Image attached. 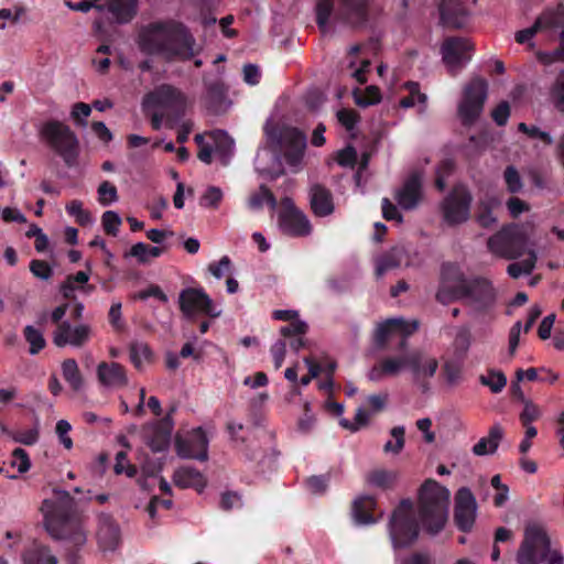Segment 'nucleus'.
<instances>
[{
  "label": "nucleus",
  "mask_w": 564,
  "mask_h": 564,
  "mask_svg": "<svg viewBox=\"0 0 564 564\" xmlns=\"http://www.w3.org/2000/svg\"><path fill=\"white\" fill-rule=\"evenodd\" d=\"M265 143L259 148L254 166L259 175L273 180L283 173L279 154H283L286 163L294 169L301 164L306 137L297 129L269 120L264 127Z\"/></svg>",
  "instance_id": "obj_1"
},
{
  "label": "nucleus",
  "mask_w": 564,
  "mask_h": 564,
  "mask_svg": "<svg viewBox=\"0 0 564 564\" xmlns=\"http://www.w3.org/2000/svg\"><path fill=\"white\" fill-rule=\"evenodd\" d=\"M194 44L188 31L173 21L152 23L139 35L142 52L158 55L167 62L189 59L195 54Z\"/></svg>",
  "instance_id": "obj_2"
},
{
  "label": "nucleus",
  "mask_w": 564,
  "mask_h": 564,
  "mask_svg": "<svg viewBox=\"0 0 564 564\" xmlns=\"http://www.w3.org/2000/svg\"><path fill=\"white\" fill-rule=\"evenodd\" d=\"M75 502L64 490L54 491L52 497L44 499L41 507L46 531L54 539L66 540L73 546H82L87 534L82 520L74 512Z\"/></svg>",
  "instance_id": "obj_3"
},
{
  "label": "nucleus",
  "mask_w": 564,
  "mask_h": 564,
  "mask_svg": "<svg viewBox=\"0 0 564 564\" xmlns=\"http://www.w3.org/2000/svg\"><path fill=\"white\" fill-rule=\"evenodd\" d=\"M451 491L434 479H426L417 492L419 519L430 534L441 532L448 520Z\"/></svg>",
  "instance_id": "obj_4"
},
{
  "label": "nucleus",
  "mask_w": 564,
  "mask_h": 564,
  "mask_svg": "<svg viewBox=\"0 0 564 564\" xmlns=\"http://www.w3.org/2000/svg\"><path fill=\"white\" fill-rule=\"evenodd\" d=\"M488 249L495 256L505 259H518L528 254V249L536 246V228L531 221L502 227L487 242Z\"/></svg>",
  "instance_id": "obj_5"
},
{
  "label": "nucleus",
  "mask_w": 564,
  "mask_h": 564,
  "mask_svg": "<svg viewBox=\"0 0 564 564\" xmlns=\"http://www.w3.org/2000/svg\"><path fill=\"white\" fill-rule=\"evenodd\" d=\"M389 533L394 549L408 547L417 539L419 529L410 500L401 501L394 509L389 522Z\"/></svg>",
  "instance_id": "obj_6"
},
{
  "label": "nucleus",
  "mask_w": 564,
  "mask_h": 564,
  "mask_svg": "<svg viewBox=\"0 0 564 564\" xmlns=\"http://www.w3.org/2000/svg\"><path fill=\"white\" fill-rule=\"evenodd\" d=\"M143 106L147 109H161L173 120H178L189 107L187 96L171 85H161L145 95Z\"/></svg>",
  "instance_id": "obj_7"
},
{
  "label": "nucleus",
  "mask_w": 564,
  "mask_h": 564,
  "mask_svg": "<svg viewBox=\"0 0 564 564\" xmlns=\"http://www.w3.org/2000/svg\"><path fill=\"white\" fill-rule=\"evenodd\" d=\"M41 135L64 159L66 164L75 163L78 154V140L66 124L58 121L46 122L41 128Z\"/></svg>",
  "instance_id": "obj_8"
},
{
  "label": "nucleus",
  "mask_w": 564,
  "mask_h": 564,
  "mask_svg": "<svg viewBox=\"0 0 564 564\" xmlns=\"http://www.w3.org/2000/svg\"><path fill=\"white\" fill-rule=\"evenodd\" d=\"M41 135L64 159L66 164L75 163L78 154V140L66 124L58 121L46 122L41 128Z\"/></svg>",
  "instance_id": "obj_9"
},
{
  "label": "nucleus",
  "mask_w": 564,
  "mask_h": 564,
  "mask_svg": "<svg viewBox=\"0 0 564 564\" xmlns=\"http://www.w3.org/2000/svg\"><path fill=\"white\" fill-rule=\"evenodd\" d=\"M562 26H564V9L558 6L555 9L545 10L531 26L518 31L514 39L519 44L534 47V36L540 35L544 40H550Z\"/></svg>",
  "instance_id": "obj_10"
},
{
  "label": "nucleus",
  "mask_w": 564,
  "mask_h": 564,
  "mask_svg": "<svg viewBox=\"0 0 564 564\" xmlns=\"http://www.w3.org/2000/svg\"><path fill=\"white\" fill-rule=\"evenodd\" d=\"M195 142L199 148L197 156L206 164H210L214 156L227 164L235 147L234 140L223 130L196 134Z\"/></svg>",
  "instance_id": "obj_11"
},
{
  "label": "nucleus",
  "mask_w": 564,
  "mask_h": 564,
  "mask_svg": "<svg viewBox=\"0 0 564 564\" xmlns=\"http://www.w3.org/2000/svg\"><path fill=\"white\" fill-rule=\"evenodd\" d=\"M488 84L480 77L473 78L463 91L458 116L465 124L473 123L481 113L487 99Z\"/></svg>",
  "instance_id": "obj_12"
},
{
  "label": "nucleus",
  "mask_w": 564,
  "mask_h": 564,
  "mask_svg": "<svg viewBox=\"0 0 564 564\" xmlns=\"http://www.w3.org/2000/svg\"><path fill=\"white\" fill-rule=\"evenodd\" d=\"M178 304L181 312L187 318H196L200 315L215 318L221 315V310L200 288L184 289L178 295Z\"/></svg>",
  "instance_id": "obj_13"
},
{
  "label": "nucleus",
  "mask_w": 564,
  "mask_h": 564,
  "mask_svg": "<svg viewBox=\"0 0 564 564\" xmlns=\"http://www.w3.org/2000/svg\"><path fill=\"white\" fill-rule=\"evenodd\" d=\"M547 543L545 527L539 522H529L524 530V540L517 555L518 564H539L542 544Z\"/></svg>",
  "instance_id": "obj_14"
},
{
  "label": "nucleus",
  "mask_w": 564,
  "mask_h": 564,
  "mask_svg": "<svg viewBox=\"0 0 564 564\" xmlns=\"http://www.w3.org/2000/svg\"><path fill=\"white\" fill-rule=\"evenodd\" d=\"M547 543L545 527L539 522H529L524 530V540L517 555L518 564H539L542 544Z\"/></svg>",
  "instance_id": "obj_15"
},
{
  "label": "nucleus",
  "mask_w": 564,
  "mask_h": 564,
  "mask_svg": "<svg viewBox=\"0 0 564 564\" xmlns=\"http://www.w3.org/2000/svg\"><path fill=\"white\" fill-rule=\"evenodd\" d=\"M279 224L283 231L291 236H308L312 225L307 216L300 210L290 197L280 203Z\"/></svg>",
  "instance_id": "obj_16"
},
{
  "label": "nucleus",
  "mask_w": 564,
  "mask_h": 564,
  "mask_svg": "<svg viewBox=\"0 0 564 564\" xmlns=\"http://www.w3.org/2000/svg\"><path fill=\"white\" fill-rule=\"evenodd\" d=\"M477 501L467 487H462L455 495L454 521L460 531L469 532L477 518Z\"/></svg>",
  "instance_id": "obj_17"
},
{
  "label": "nucleus",
  "mask_w": 564,
  "mask_h": 564,
  "mask_svg": "<svg viewBox=\"0 0 564 564\" xmlns=\"http://www.w3.org/2000/svg\"><path fill=\"white\" fill-rule=\"evenodd\" d=\"M470 203L469 192L464 186L456 187L442 206L445 223L458 225L466 221L469 217Z\"/></svg>",
  "instance_id": "obj_18"
},
{
  "label": "nucleus",
  "mask_w": 564,
  "mask_h": 564,
  "mask_svg": "<svg viewBox=\"0 0 564 564\" xmlns=\"http://www.w3.org/2000/svg\"><path fill=\"white\" fill-rule=\"evenodd\" d=\"M404 340L401 344V351L395 355L389 356L380 361L369 371V379L372 381H380L384 377H395L404 371H411V366L414 359L412 358L413 350L403 349Z\"/></svg>",
  "instance_id": "obj_19"
},
{
  "label": "nucleus",
  "mask_w": 564,
  "mask_h": 564,
  "mask_svg": "<svg viewBox=\"0 0 564 564\" xmlns=\"http://www.w3.org/2000/svg\"><path fill=\"white\" fill-rule=\"evenodd\" d=\"M473 45L467 39L451 37L444 41L441 52L443 62L455 73L471 58Z\"/></svg>",
  "instance_id": "obj_20"
},
{
  "label": "nucleus",
  "mask_w": 564,
  "mask_h": 564,
  "mask_svg": "<svg viewBox=\"0 0 564 564\" xmlns=\"http://www.w3.org/2000/svg\"><path fill=\"white\" fill-rule=\"evenodd\" d=\"M91 336V328L86 324L72 325L69 322H62L53 334V343L57 347L73 346L82 347Z\"/></svg>",
  "instance_id": "obj_21"
},
{
  "label": "nucleus",
  "mask_w": 564,
  "mask_h": 564,
  "mask_svg": "<svg viewBox=\"0 0 564 564\" xmlns=\"http://www.w3.org/2000/svg\"><path fill=\"white\" fill-rule=\"evenodd\" d=\"M417 322H406L403 318H391L378 324L373 338L378 347H382L392 337L400 336L403 339L417 329Z\"/></svg>",
  "instance_id": "obj_22"
},
{
  "label": "nucleus",
  "mask_w": 564,
  "mask_h": 564,
  "mask_svg": "<svg viewBox=\"0 0 564 564\" xmlns=\"http://www.w3.org/2000/svg\"><path fill=\"white\" fill-rule=\"evenodd\" d=\"M175 446L183 458L207 459L208 438L202 429L194 430L186 440L177 438Z\"/></svg>",
  "instance_id": "obj_23"
},
{
  "label": "nucleus",
  "mask_w": 564,
  "mask_h": 564,
  "mask_svg": "<svg viewBox=\"0 0 564 564\" xmlns=\"http://www.w3.org/2000/svg\"><path fill=\"white\" fill-rule=\"evenodd\" d=\"M96 539L104 552L115 551L120 541V529L109 514L98 516Z\"/></svg>",
  "instance_id": "obj_24"
},
{
  "label": "nucleus",
  "mask_w": 564,
  "mask_h": 564,
  "mask_svg": "<svg viewBox=\"0 0 564 564\" xmlns=\"http://www.w3.org/2000/svg\"><path fill=\"white\" fill-rule=\"evenodd\" d=\"M99 383L108 389H119L129 382L126 368L115 361H101L96 368Z\"/></svg>",
  "instance_id": "obj_25"
},
{
  "label": "nucleus",
  "mask_w": 564,
  "mask_h": 564,
  "mask_svg": "<svg viewBox=\"0 0 564 564\" xmlns=\"http://www.w3.org/2000/svg\"><path fill=\"white\" fill-rule=\"evenodd\" d=\"M468 6L466 0H441V22L447 28H460L468 18Z\"/></svg>",
  "instance_id": "obj_26"
},
{
  "label": "nucleus",
  "mask_w": 564,
  "mask_h": 564,
  "mask_svg": "<svg viewBox=\"0 0 564 564\" xmlns=\"http://www.w3.org/2000/svg\"><path fill=\"white\" fill-rule=\"evenodd\" d=\"M172 430L173 422L170 417H165L159 423L148 425L144 429L147 444L153 452L166 451L170 445Z\"/></svg>",
  "instance_id": "obj_27"
},
{
  "label": "nucleus",
  "mask_w": 564,
  "mask_h": 564,
  "mask_svg": "<svg viewBox=\"0 0 564 564\" xmlns=\"http://www.w3.org/2000/svg\"><path fill=\"white\" fill-rule=\"evenodd\" d=\"M412 262L408 250L404 247H394L389 252L382 254L376 260V274L378 278L383 276L387 272L400 268L408 267Z\"/></svg>",
  "instance_id": "obj_28"
},
{
  "label": "nucleus",
  "mask_w": 564,
  "mask_h": 564,
  "mask_svg": "<svg viewBox=\"0 0 564 564\" xmlns=\"http://www.w3.org/2000/svg\"><path fill=\"white\" fill-rule=\"evenodd\" d=\"M310 204L312 212L317 217H327L335 210V204L332 193L319 184H314L310 188Z\"/></svg>",
  "instance_id": "obj_29"
},
{
  "label": "nucleus",
  "mask_w": 564,
  "mask_h": 564,
  "mask_svg": "<svg viewBox=\"0 0 564 564\" xmlns=\"http://www.w3.org/2000/svg\"><path fill=\"white\" fill-rule=\"evenodd\" d=\"M501 205V198L494 192H487L480 198L477 208V221L480 226L489 228L497 223L496 210Z\"/></svg>",
  "instance_id": "obj_30"
},
{
  "label": "nucleus",
  "mask_w": 564,
  "mask_h": 564,
  "mask_svg": "<svg viewBox=\"0 0 564 564\" xmlns=\"http://www.w3.org/2000/svg\"><path fill=\"white\" fill-rule=\"evenodd\" d=\"M496 295V289L488 279H476L468 286L469 300L479 307L491 305Z\"/></svg>",
  "instance_id": "obj_31"
},
{
  "label": "nucleus",
  "mask_w": 564,
  "mask_h": 564,
  "mask_svg": "<svg viewBox=\"0 0 564 564\" xmlns=\"http://www.w3.org/2000/svg\"><path fill=\"white\" fill-rule=\"evenodd\" d=\"M377 506L376 499L371 496H359L352 502V519L357 524L368 525L376 523L382 518V512L379 517L372 516L370 512Z\"/></svg>",
  "instance_id": "obj_32"
},
{
  "label": "nucleus",
  "mask_w": 564,
  "mask_h": 564,
  "mask_svg": "<svg viewBox=\"0 0 564 564\" xmlns=\"http://www.w3.org/2000/svg\"><path fill=\"white\" fill-rule=\"evenodd\" d=\"M421 178L417 175L411 176L404 185L397 192L395 199L403 209L416 207L421 199Z\"/></svg>",
  "instance_id": "obj_33"
},
{
  "label": "nucleus",
  "mask_w": 564,
  "mask_h": 564,
  "mask_svg": "<svg viewBox=\"0 0 564 564\" xmlns=\"http://www.w3.org/2000/svg\"><path fill=\"white\" fill-rule=\"evenodd\" d=\"M412 358L414 361L411 366V373L416 380H424L436 373L438 361L435 357L413 350Z\"/></svg>",
  "instance_id": "obj_34"
},
{
  "label": "nucleus",
  "mask_w": 564,
  "mask_h": 564,
  "mask_svg": "<svg viewBox=\"0 0 564 564\" xmlns=\"http://www.w3.org/2000/svg\"><path fill=\"white\" fill-rule=\"evenodd\" d=\"M174 484L181 488H194L202 491L206 486V479L202 473L191 467L177 469L173 477Z\"/></svg>",
  "instance_id": "obj_35"
},
{
  "label": "nucleus",
  "mask_w": 564,
  "mask_h": 564,
  "mask_svg": "<svg viewBox=\"0 0 564 564\" xmlns=\"http://www.w3.org/2000/svg\"><path fill=\"white\" fill-rule=\"evenodd\" d=\"M503 436L502 427L498 424L494 425L487 436L480 438L474 446L473 453L476 456H485L494 454Z\"/></svg>",
  "instance_id": "obj_36"
},
{
  "label": "nucleus",
  "mask_w": 564,
  "mask_h": 564,
  "mask_svg": "<svg viewBox=\"0 0 564 564\" xmlns=\"http://www.w3.org/2000/svg\"><path fill=\"white\" fill-rule=\"evenodd\" d=\"M351 59L349 66L352 69L351 76L360 84L366 82V73L369 69L370 62L368 55L362 52V47L354 45L349 50Z\"/></svg>",
  "instance_id": "obj_37"
},
{
  "label": "nucleus",
  "mask_w": 564,
  "mask_h": 564,
  "mask_svg": "<svg viewBox=\"0 0 564 564\" xmlns=\"http://www.w3.org/2000/svg\"><path fill=\"white\" fill-rule=\"evenodd\" d=\"M366 15L365 0H341L340 19L350 24H359Z\"/></svg>",
  "instance_id": "obj_38"
},
{
  "label": "nucleus",
  "mask_w": 564,
  "mask_h": 564,
  "mask_svg": "<svg viewBox=\"0 0 564 564\" xmlns=\"http://www.w3.org/2000/svg\"><path fill=\"white\" fill-rule=\"evenodd\" d=\"M463 283L462 273L458 271V269L454 265H446L443 269V284L441 290L437 292V299L441 302H447L452 300L453 297L457 296L456 292H453L451 294H447L445 289L446 288H457L460 286Z\"/></svg>",
  "instance_id": "obj_39"
},
{
  "label": "nucleus",
  "mask_w": 564,
  "mask_h": 564,
  "mask_svg": "<svg viewBox=\"0 0 564 564\" xmlns=\"http://www.w3.org/2000/svg\"><path fill=\"white\" fill-rule=\"evenodd\" d=\"M130 360L135 369L142 371L153 364L154 356L148 344L135 341L129 348Z\"/></svg>",
  "instance_id": "obj_40"
},
{
  "label": "nucleus",
  "mask_w": 564,
  "mask_h": 564,
  "mask_svg": "<svg viewBox=\"0 0 564 564\" xmlns=\"http://www.w3.org/2000/svg\"><path fill=\"white\" fill-rule=\"evenodd\" d=\"M164 252V248L158 246H149L144 242L134 243L130 250L124 254L126 258H135L139 263L147 264L152 259L159 258Z\"/></svg>",
  "instance_id": "obj_41"
},
{
  "label": "nucleus",
  "mask_w": 564,
  "mask_h": 564,
  "mask_svg": "<svg viewBox=\"0 0 564 564\" xmlns=\"http://www.w3.org/2000/svg\"><path fill=\"white\" fill-rule=\"evenodd\" d=\"M404 88L409 91V96L400 100V106L402 108L417 107L420 113L425 112L427 96L420 91L419 85L410 82L404 85Z\"/></svg>",
  "instance_id": "obj_42"
},
{
  "label": "nucleus",
  "mask_w": 564,
  "mask_h": 564,
  "mask_svg": "<svg viewBox=\"0 0 564 564\" xmlns=\"http://www.w3.org/2000/svg\"><path fill=\"white\" fill-rule=\"evenodd\" d=\"M397 480V471L383 468L373 469L367 475L368 485L380 489L392 488Z\"/></svg>",
  "instance_id": "obj_43"
},
{
  "label": "nucleus",
  "mask_w": 564,
  "mask_h": 564,
  "mask_svg": "<svg viewBox=\"0 0 564 564\" xmlns=\"http://www.w3.org/2000/svg\"><path fill=\"white\" fill-rule=\"evenodd\" d=\"M264 205L270 206V208L274 210L278 206V202L272 193L265 186L261 185L249 195L247 206L251 210H260Z\"/></svg>",
  "instance_id": "obj_44"
},
{
  "label": "nucleus",
  "mask_w": 564,
  "mask_h": 564,
  "mask_svg": "<svg viewBox=\"0 0 564 564\" xmlns=\"http://www.w3.org/2000/svg\"><path fill=\"white\" fill-rule=\"evenodd\" d=\"M138 0H110L109 11L118 22L130 21L137 11Z\"/></svg>",
  "instance_id": "obj_45"
},
{
  "label": "nucleus",
  "mask_w": 564,
  "mask_h": 564,
  "mask_svg": "<svg viewBox=\"0 0 564 564\" xmlns=\"http://www.w3.org/2000/svg\"><path fill=\"white\" fill-rule=\"evenodd\" d=\"M536 261H538L536 250L528 249V258L521 262L510 263L507 268V273L513 279H518L521 275H528L534 270V268L536 265Z\"/></svg>",
  "instance_id": "obj_46"
},
{
  "label": "nucleus",
  "mask_w": 564,
  "mask_h": 564,
  "mask_svg": "<svg viewBox=\"0 0 564 564\" xmlns=\"http://www.w3.org/2000/svg\"><path fill=\"white\" fill-rule=\"evenodd\" d=\"M473 341V336L467 327H459L455 334L453 341L454 355L463 360L467 355Z\"/></svg>",
  "instance_id": "obj_47"
},
{
  "label": "nucleus",
  "mask_w": 564,
  "mask_h": 564,
  "mask_svg": "<svg viewBox=\"0 0 564 564\" xmlns=\"http://www.w3.org/2000/svg\"><path fill=\"white\" fill-rule=\"evenodd\" d=\"M62 375L67 383L75 390L78 391L83 387V378L76 360L66 359L62 364Z\"/></svg>",
  "instance_id": "obj_48"
},
{
  "label": "nucleus",
  "mask_w": 564,
  "mask_h": 564,
  "mask_svg": "<svg viewBox=\"0 0 564 564\" xmlns=\"http://www.w3.org/2000/svg\"><path fill=\"white\" fill-rule=\"evenodd\" d=\"M26 564H57L56 557L44 546L35 545L24 555Z\"/></svg>",
  "instance_id": "obj_49"
},
{
  "label": "nucleus",
  "mask_w": 564,
  "mask_h": 564,
  "mask_svg": "<svg viewBox=\"0 0 564 564\" xmlns=\"http://www.w3.org/2000/svg\"><path fill=\"white\" fill-rule=\"evenodd\" d=\"M518 130L527 134L529 139L540 141L543 145H551L554 142L550 132L542 130L535 124L521 122L518 124Z\"/></svg>",
  "instance_id": "obj_50"
},
{
  "label": "nucleus",
  "mask_w": 564,
  "mask_h": 564,
  "mask_svg": "<svg viewBox=\"0 0 564 564\" xmlns=\"http://www.w3.org/2000/svg\"><path fill=\"white\" fill-rule=\"evenodd\" d=\"M355 102L361 107H368L378 104L381 100V95L376 86H368L365 90H354Z\"/></svg>",
  "instance_id": "obj_51"
},
{
  "label": "nucleus",
  "mask_w": 564,
  "mask_h": 564,
  "mask_svg": "<svg viewBox=\"0 0 564 564\" xmlns=\"http://www.w3.org/2000/svg\"><path fill=\"white\" fill-rule=\"evenodd\" d=\"M462 360H446L443 366V378L448 387H455L462 379Z\"/></svg>",
  "instance_id": "obj_52"
},
{
  "label": "nucleus",
  "mask_w": 564,
  "mask_h": 564,
  "mask_svg": "<svg viewBox=\"0 0 564 564\" xmlns=\"http://www.w3.org/2000/svg\"><path fill=\"white\" fill-rule=\"evenodd\" d=\"M481 384L488 387L491 392L499 393L507 386V377L501 371L491 370L479 378Z\"/></svg>",
  "instance_id": "obj_53"
},
{
  "label": "nucleus",
  "mask_w": 564,
  "mask_h": 564,
  "mask_svg": "<svg viewBox=\"0 0 564 564\" xmlns=\"http://www.w3.org/2000/svg\"><path fill=\"white\" fill-rule=\"evenodd\" d=\"M24 337L30 345V354L35 355L45 347V339L40 329L28 325L24 328Z\"/></svg>",
  "instance_id": "obj_54"
},
{
  "label": "nucleus",
  "mask_w": 564,
  "mask_h": 564,
  "mask_svg": "<svg viewBox=\"0 0 564 564\" xmlns=\"http://www.w3.org/2000/svg\"><path fill=\"white\" fill-rule=\"evenodd\" d=\"M66 210L82 226L91 225L94 221L89 212L84 209L83 203L80 200L74 199L69 202L66 205Z\"/></svg>",
  "instance_id": "obj_55"
},
{
  "label": "nucleus",
  "mask_w": 564,
  "mask_h": 564,
  "mask_svg": "<svg viewBox=\"0 0 564 564\" xmlns=\"http://www.w3.org/2000/svg\"><path fill=\"white\" fill-rule=\"evenodd\" d=\"M503 181L508 192H510L511 194L519 193L523 187V182L520 176V173L513 165H509L506 167L503 172Z\"/></svg>",
  "instance_id": "obj_56"
},
{
  "label": "nucleus",
  "mask_w": 564,
  "mask_h": 564,
  "mask_svg": "<svg viewBox=\"0 0 564 564\" xmlns=\"http://www.w3.org/2000/svg\"><path fill=\"white\" fill-rule=\"evenodd\" d=\"M10 465L17 469L19 474H25L30 470L32 463L29 454L23 448H15L12 452Z\"/></svg>",
  "instance_id": "obj_57"
},
{
  "label": "nucleus",
  "mask_w": 564,
  "mask_h": 564,
  "mask_svg": "<svg viewBox=\"0 0 564 564\" xmlns=\"http://www.w3.org/2000/svg\"><path fill=\"white\" fill-rule=\"evenodd\" d=\"M394 441H388L383 451L386 453L399 454L404 447V434L405 430L403 426H395L390 432Z\"/></svg>",
  "instance_id": "obj_58"
},
{
  "label": "nucleus",
  "mask_w": 564,
  "mask_h": 564,
  "mask_svg": "<svg viewBox=\"0 0 564 564\" xmlns=\"http://www.w3.org/2000/svg\"><path fill=\"white\" fill-rule=\"evenodd\" d=\"M335 0H319L316 7L318 26L323 32L328 26Z\"/></svg>",
  "instance_id": "obj_59"
},
{
  "label": "nucleus",
  "mask_w": 564,
  "mask_h": 564,
  "mask_svg": "<svg viewBox=\"0 0 564 564\" xmlns=\"http://www.w3.org/2000/svg\"><path fill=\"white\" fill-rule=\"evenodd\" d=\"M550 98L554 106L564 112V69L558 74L556 82L552 86Z\"/></svg>",
  "instance_id": "obj_60"
},
{
  "label": "nucleus",
  "mask_w": 564,
  "mask_h": 564,
  "mask_svg": "<svg viewBox=\"0 0 564 564\" xmlns=\"http://www.w3.org/2000/svg\"><path fill=\"white\" fill-rule=\"evenodd\" d=\"M98 202L102 206H109L118 200V193L115 185L105 181L98 187Z\"/></svg>",
  "instance_id": "obj_61"
},
{
  "label": "nucleus",
  "mask_w": 564,
  "mask_h": 564,
  "mask_svg": "<svg viewBox=\"0 0 564 564\" xmlns=\"http://www.w3.org/2000/svg\"><path fill=\"white\" fill-rule=\"evenodd\" d=\"M25 10L21 7L0 9V31L7 29V22L12 24L19 23Z\"/></svg>",
  "instance_id": "obj_62"
},
{
  "label": "nucleus",
  "mask_w": 564,
  "mask_h": 564,
  "mask_svg": "<svg viewBox=\"0 0 564 564\" xmlns=\"http://www.w3.org/2000/svg\"><path fill=\"white\" fill-rule=\"evenodd\" d=\"M543 552H541V562L547 564H564V555L560 549L551 547L550 539L547 543L542 544Z\"/></svg>",
  "instance_id": "obj_63"
},
{
  "label": "nucleus",
  "mask_w": 564,
  "mask_h": 564,
  "mask_svg": "<svg viewBox=\"0 0 564 564\" xmlns=\"http://www.w3.org/2000/svg\"><path fill=\"white\" fill-rule=\"evenodd\" d=\"M560 48L553 50L552 52H540L538 58L544 64H552L555 62L564 61V30L560 34Z\"/></svg>",
  "instance_id": "obj_64"
}]
</instances>
